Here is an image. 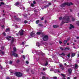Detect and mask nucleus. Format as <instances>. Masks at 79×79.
<instances>
[{
	"mask_svg": "<svg viewBox=\"0 0 79 79\" xmlns=\"http://www.w3.org/2000/svg\"><path fill=\"white\" fill-rule=\"evenodd\" d=\"M70 50V48H65L64 49V51H67L68 50Z\"/></svg>",
	"mask_w": 79,
	"mask_h": 79,
	"instance_id": "11",
	"label": "nucleus"
},
{
	"mask_svg": "<svg viewBox=\"0 0 79 79\" xmlns=\"http://www.w3.org/2000/svg\"><path fill=\"white\" fill-rule=\"evenodd\" d=\"M62 79H66V78L64 77H63L62 78Z\"/></svg>",
	"mask_w": 79,
	"mask_h": 79,
	"instance_id": "64",
	"label": "nucleus"
},
{
	"mask_svg": "<svg viewBox=\"0 0 79 79\" xmlns=\"http://www.w3.org/2000/svg\"><path fill=\"white\" fill-rule=\"evenodd\" d=\"M42 39L44 41H47L48 39V36L47 35H43Z\"/></svg>",
	"mask_w": 79,
	"mask_h": 79,
	"instance_id": "1",
	"label": "nucleus"
},
{
	"mask_svg": "<svg viewBox=\"0 0 79 79\" xmlns=\"http://www.w3.org/2000/svg\"><path fill=\"white\" fill-rule=\"evenodd\" d=\"M69 28L70 29H71L73 28H74V26L72 24H70V27H69Z\"/></svg>",
	"mask_w": 79,
	"mask_h": 79,
	"instance_id": "9",
	"label": "nucleus"
},
{
	"mask_svg": "<svg viewBox=\"0 0 79 79\" xmlns=\"http://www.w3.org/2000/svg\"><path fill=\"white\" fill-rule=\"evenodd\" d=\"M48 6H49L48 5H46L45 6H44V8H48Z\"/></svg>",
	"mask_w": 79,
	"mask_h": 79,
	"instance_id": "23",
	"label": "nucleus"
},
{
	"mask_svg": "<svg viewBox=\"0 0 79 79\" xmlns=\"http://www.w3.org/2000/svg\"><path fill=\"white\" fill-rule=\"evenodd\" d=\"M66 4V5H67V6H70L71 5H73V4L72 2H70V3H65Z\"/></svg>",
	"mask_w": 79,
	"mask_h": 79,
	"instance_id": "6",
	"label": "nucleus"
},
{
	"mask_svg": "<svg viewBox=\"0 0 79 79\" xmlns=\"http://www.w3.org/2000/svg\"><path fill=\"white\" fill-rule=\"evenodd\" d=\"M31 6H32V7H34V5L33 3L31 4Z\"/></svg>",
	"mask_w": 79,
	"mask_h": 79,
	"instance_id": "32",
	"label": "nucleus"
},
{
	"mask_svg": "<svg viewBox=\"0 0 79 79\" xmlns=\"http://www.w3.org/2000/svg\"><path fill=\"white\" fill-rule=\"evenodd\" d=\"M33 3L34 4H36V2H35V1H33Z\"/></svg>",
	"mask_w": 79,
	"mask_h": 79,
	"instance_id": "47",
	"label": "nucleus"
},
{
	"mask_svg": "<svg viewBox=\"0 0 79 79\" xmlns=\"http://www.w3.org/2000/svg\"><path fill=\"white\" fill-rule=\"evenodd\" d=\"M66 54L64 53H62L61 54H60V55H63V56H65Z\"/></svg>",
	"mask_w": 79,
	"mask_h": 79,
	"instance_id": "22",
	"label": "nucleus"
},
{
	"mask_svg": "<svg viewBox=\"0 0 79 79\" xmlns=\"http://www.w3.org/2000/svg\"><path fill=\"white\" fill-rule=\"evenodd\" d=\"M31 37H34L35 35V33L33 32H31L30 34Z\"/></svg>",
	"mask_w": 79,
	"mask_h": 79,
	"instance_id": "8",
	"label": "nucleus"
},
{
	"mask_svg": "<svg viewBox=\"0 0 79 79\" xmlns=\"http://www.w3.org/2000/svg\"><path fill=\"white\" fill-rule=\"evenodd\" d=\"M13 49L14 52H16V48L15 47H14L13 48Z\"/></svg>",
	"mask_w": 79,
	"mask_h": 79,
	"instance_id": "24",
	"label": "nucleus"
},
{
	"mask_svg": "<svg viewBox=\"0 0 79 79\" xmlns=\"http://www.w3.org/2000/svg\"><path fill=\"white\" fill-rule=\"evenodd\" d=\"M48 61H46V63L45 64V66H47V65H48Z\"/></svg>",
	"mask_w": 79,
	"mask_h": 79,
	"instance_id": "31",
	"label": "nucleus"
},
{
	"mask_svg": "<svg viewBox=\"0 0 79 79\" xmlns=\"http://www.w3.org/2000/svg\"><path fill=\"white\" fill-rule=\"evenodd\" d=\"M77 24L78 25V26H79V21H77L76 22Z\"/></svg>",
	"mask_w": 79,
	"mask_h": 79,
	"instance_id": "35",
	"label": "nucleus"
},
{
	"mask_svg": "<svg viewBox=\"0 0 79 79\" xmlns=\"http://www.w3.org/2000/svg\"><path fill=\"white\" fill-rule=\"evenodd\" d=\"M67 40H64V44H66L67 42Z\"/></svg>",
	"mask_w": 79,
	"mask_h": 79,
	"instance_id": "29",
	"label": "nucleus"
},
{
	"mask_svg": "<svg viewBox=\"0 0 79 79\" xmlns=\"http://www.w3.org/2000/svg\"><path fill=\"white\" fill-rule=\"evenodd\" d=\"M72 21H75V19L74 18H72Z\"/></svg>",
	"mask_w": 79,
	"mask_h": 79,
	"instance_id": "39",
	"label": "nucleus"
},
{
	"mask_svg": "<svg viewBox=\"0 0 79 79\" xmlns=\"http://www.w3.org/2000/svg\"><path fill=\"white\" fill-rule=\"evenodd\" d=\"M6 79H10V78H9V77H7L6 78Z\"/></svg>",
	"mask_w": 79,
	"mask_h": 79,
	"instance_id": "63",
	"label": "nucleus"
},
{
	"mask_svg": "<svg viewBox=\"0 0 79 79\" xmlns=\"http://www.w3.org/2000/svg\"><path fill=\"white\" fill-rule=\"evenodd\" d=\"M74 56H75V53H73L72 54L71 56V57H73Z\"/></svg>",
	"mask_w": 79,
	"mask_h": 79,
	"instance_id": "20",
	"label": "nucleus"
},
{
	"mask_svg": "<svg viewBox=\"0 0 79 79\" xmlns=\"http://www.w3.org/2000/svg\"><path fill=\"white\" fill-rule=\"evenodd\" d=\"M62 66H63V65H60V67H61Z\"/></svg>",
	"mask_w": 79,
	"mask_h": 79,
	"instance_id": "62",
	"label": "nucleus"
},
{
	"mask_svg": "<svg viewBox=\"0 0 79 79\" xmlns=\"http://www.w3.org/2000/svg\"><path fill=\"white\" fill-rule=\"evenodd\" d=\"M1 5H5V3H3V2H1V4L0 2V6H2Z\"/></svg>",
	"mask_w": 79,
	"mask_h": 79,
	"instance_id": "28",
	"label": "nucleus"
},
{
	"mask_svg": "<svg viewBox=\"0 0 79 79\" xmlns=\"http://www.w3.org/2000/svg\"><path fill=\"white\" fill-rule=\"evenodd\" d=\"M61 69L62 70H64V67H62Z\"/></svg>",
	"mask_w": 79,
	"mask_h": 79,
	"instance_id": "54",
	"label": "nucleus"
},
{
	"mask_svg": "<svg viewBox=\"0 0 79 79\" xmlns=\"http://www.w3.org/2000/svg\"><path fill=\"white\" fill-rule=\"evenodd\" d=\"M68 23L69 22H64V21H62L61 22V23L62 24H64V23Z\"/></svg>",
	"mask_w": 79,
	"mask_h": 79,
	"instance_id": "26",
	"label": "nucleus"
},
{
	"mask_svg": "<svg viewBox=\"0 0 79 79\" xmlns=\"http://www.w3.org/2000/svg\"><path fill=\"white\" fill-rule=\"evenodd\" d=\"M59 44H62V42L60 40L59 42Z\"/></svg>",
	"mask_w": 79,
	"mask_h": 79,
	"instance_id": "44",
	"label": "nucleus"
},
{
	"mask_svg": "<svg viewBox=\"0 0 79 79\" xmlns=\"http://www.w3.org/2000/svg\"><path fill=\"white\" fill-rule=\"evenodd\" d=\"M42 79H45V77L44 76H43L42 77Z\"/></svg>",
	"mask_w": 79,
	"mask_h": 79,
	"instance_id": "45",
	"label": "nucleus"
},
{
	"mask_svg": "<svg viewBox=\"0 0 79 79\" xmlns=\"http://www.w3.org/2000/svg\"><path fill=\"white\" fill-rule=\"evenodd\" d=\"M48 4L49 5H52L51 3H49Z\"/></svg>",
	"mask_w": 79,
	"mask_h": 79,
	"instance_id": "59",
	"label": "nucleus"
},
{
	"mask_svg": "<svg viewBox=\"0 0 79 79\" xmlns=\"http://www.w3.org/2000/svg\"><path fill=\"white\" fill-rule=\"evenodd\" d=\"M38 26H40V27H42L43 26V24H41V23H39L38 24Z\"/></svg>",
	"mask_w": 79,
	"mask_h": 79,
	"instance_id": "21",
	"label": "nucleus"
},
{
	"mask_svg": "<svg viewBox=\"0 0 79 79\" xmlns=\"http://www.w3.org/2000/svg\"><path fill=\"white\" fill-rule=\"evenodd\" d=\"M12 55H13L14 56H15V57H18V55L15 52L12 53Z\"/></svg>",
	"mask_w": 79,
	"mask_h": 79,
	"instance_id": "5",
	"label": "nucleus"
},
{
	"mask_svg": "<svg viewBox=\"0 0 79 79\" xmlns=\"http://www.w3.org/2000/svg\"><path fill=\"white\" fill-rule=\"evenodd\" d=\"M23 58H24V59H25V56L24 55H23Z\"/></svg>",
	"mask_w": 79,
	"mask_h": 79,
	"instance_id": "50",
	"label": "nucleus"
},
{
	"mask_svg": "<svg viewBox=\"0 0 79 79\" xmlns=\"http://www.w3.org/2000/svg\"><path fill=\"white\" fill-rule=\"evenodd\" d=\"M28 23V22L27 21V20H25L24 21V23L25 24H26V23Z\"/></svg>",
	"mask_w": 79,
	"mask_h": 79,
	"instance_id": "34",
	"label": "nucleus"
},
{
	"mask_svg": "<svg viewBox=\"0 0 79 79\" xmlns=\"http://www.w3.org/2000/svg\"><path fill=\"white\" fill-rule=\"evenodd\" d=\"M1 53H2V55H4V52L3 51H2Z\"/></svg>",
	"mask_w": 79,
	"mask_h": 79,
	"instance_id": "52",
	"label": "nucleus"
},
{
	"mask_svg": "<svg viewBox=\"0 0 79 79\" xmlns=\"http://www.w3.org/2000/svg\"><path fill=\"white\" fill-rule=\"evenodd\" d=\"M26 63L27 64H29V61H26Z\"/></svg>",
	"mask_w": 79,
	"mask_h": 79,
	"instance_id": "48",
	"label": "nucleus"
},
{
	"mask_svg": "<svg viewBox=\"0 0 79 79\" xmlns=\"http://www.w3.org/2000/svg\"><path fill=\"white\" fill-rule=\"evenodd\" d=\"M45 24H46L47 23V21L46 20L45 21Z\"/></svg>",
	"mask_w": 79,
	"mask_h": 79,
	"instance_id": "60",
	"label": "nucleus"
},
{
	"mask_svg": "<svg viewBox=\"0 0 79 79\" xmlns=\"http://www.w3.org/2000/svg\"><path fill=\"white\" fill-rule=\"evenodd\" d=\"M39 20H38L36 21V24H39Z\"/></svg>",
	"mask_w": 79,
	"mask_h": 79,
	"instance_id": "27",
	"label": "nucleus"
},
{
	"mask_svg": "<svg viewBox=\"0 0 79 79\" xmlns=\"http://www.w3.org/2000/svg\"><path fill=\"white\" fill-rule=\"evenodd\" d=\"M53 27H54V28H57V27H58V26L57 25H54L53 26Z\"/></svg>",
	"mask_w": 79,
	"mask_h": 79,
	"instance_id": "17",
	"label": "nucleus"
},
{
	"mask_svg": "<svg viewBox=\"0 0 79 79\" xmlns=\"http://www.w3.org/2000/svg\"><path fill=\"white\" fill-rule=\"evenodd\" d=\"M26 71H27V72H29V69H27L26 70Z\"/></svg>",
	"mask_w": 79,
	"mask_h": 79,
	"instance_id": "55",
	"label": "nucleus"
},
{
	"mask_svg": "<svg viewBox=\"0 0 79 79\" xmlns=\"http://www.w3.org/2000/svg\"><path fill=\"white\" fill-rule=\"evenodd\" d=\"M44 17H42L41 18V21H43V20H44Z\"/></svg>",
	"mask_w": 79,
	"mask_h": 79,
	"instance_id": "46",
	"label": "nucleus"
},
{
	"mask_svg": "<svg viewBox=\"0 0 79 79\" xmlns=\"http://www.w3.org/2000/svg\"><path fill=\"white\" fill-rule=\"evenodd\" d=\"M8 31H10V28H6L5 31V32H7Z\"/></svg>",
	"mask_w": 79,
	"mask_h": 79,
	"instance_id": "18",
	"label": "nucleus"
},
{
	"mask_svg": "<svg viewBox=\"0 0 79 79\" xmlns=\"http://www.w3.org/2000/svg\"><path fill=\"white\" fill-rule=\"evenodd\" d=\"M63 19L65 21H69V17L68 16H66L63 18Z\"/></svg>",
	"mask_w": 79,
	"mask_h": 79,
	"instance_id": "3",
	"label": "nucleus"
},
{
	"mask_svg": "<svg viewBox=\"0 0 79 79\" xmlns=\"http://www.w3.org/2000/svg\"><path fill=\"white\" fill-rule=\"evenodd\" d=\"M1 27L2 28V29H4V28H5V25H3L1 26Z\"/></svg>",
	"mask_w": 79,
	"mask_h": 79,
	"instance_id": "40",
	"label": "nucleus"
},
{
	"mask_svg": "<svg viewBox=\"0 0 79 79\" xmlns=\"http://www.w3.org/2000/svg\"><path fill=\"white\" fill-rule=\"evenodd\" d=\"M66 3H64L62 4L61 5V7H62V8H63L65 6H66Z\"/></svg>",
	"mask_w": 79,
	"mask_h": 79,
	"instance_id": "10",
	"label": "nucleus"
},
{
	"mask_svg": "<svg viewBox=\"0 0 79 79\" xmlns=\"http://www.w3.org/2000/svg\"><path fill=\"white\" fill-rule=\"evenodd\" d=\"M77 68H78V65L77 64H75V69H77Z\"/></svg>",
	"mask_w": 79,
	"mask_h": 79,
	"instance_id": "15",
	"label": "nucleus"
},
{
	"mask_svg": "<svg viewBox=\"0 0 79 79\" xmlns=\"http://www.w3.org/2000/svg\"><path fill=\"white\" fill-rule=\"evenodd\" d=\"M16 21H21V19L19 18H15V20Z\"/></svg>",
	"mask_w": 79,
	"mask_h": 79,
	"instance_id": "14",
	"label": "nucleus"
},
{
	"mask_svg": "<svg viewBox=\"0 0 79 79\" xmlns=\"http://www.w3.org/2000/svg\"><path fill=\"white\" fill-rule=\"evenodd\" d=\"M19 5V2H17L15 3V6H18Z\"/></svg>",
	"mask_w": 79,
	"mask_h": 79,
	"instance_id": "13",
	"label": "nucleus"
},
{
	"mask_svg": "<svg viewBox=\"0 0 79 79\" xmlns=\"http://www.w3.org/2000/svg\"><path fill=\"white\" fill-rule=\"evenodd\" d=\"M67 79H70V78L69 77H67Z\"/></svg>",
	"mask_w": 79,
	"mask_h": 79,
	"instance_id": "61",
	"label": "nucleus"
},
{
	"mask_svg": "<svg viewBox=\"0 0 79 79\" xmlns=\"http://www.w3.org/2000/svg\"><path fill=\"white\" fill-rule=\"evenodd\" d=\"M2 34H3V35H4V36H6V33H5V32L3 33Z\"/></svg>",
	"mask_w": 79,
	"mask_h": 79,
	"instance_id": "43",
	"label": "nucleus"
},
{
	"mask_svg": "<svg viewBox=\"0 0 79 79\" xmlns=\"http://www.w3.org/2000/svg\"><path fill=\"white\" fill-rule=\"evenodd\" d=\"M36 45L37 47H40V44L39 42H37L36 43Z\"/></svg>",
	"mask_w": 79,
	"mask_h": 79,
	"instance_id": "16",
	"label": "nucleus"
},
{
	"mask_svg": "<svg viewBox=\"0 0 79 79\" xmlns=\"http://www.w3.org/2000/svg\"><path fill=\"white\" fill-rule=\"evenodd\" d=\"M59 19H60V20H61V19H62V17H60L59 18Z\"/></svg>",
	"mask_w": 79,
	"mask_h": 79,
	"instance_id": "53",
	"label": "nucleus"
},
{
	"mask_svg": "<svg viewBox=\"0 0 79 79\" xmlns=\"http://www.w3.org/2000/svg\"><path fill=\"white\" fill-rule=\"evenodd\" d=\"M54 79H57V77H53Z\"/></svg>",
	"mask_w": 79,
	"mask_h": 79,
	"instance_id": "42",
	"label": "nucleus"
},
{
	"mask_svg": "<svg viewBox=\"0 0 79 79\" xmlns=\"http://www.w3.org/2000/svg\"><path fill=\"white\" fill-rule=\"evenodd\" d=\"M24 30H21L19 32V34L20 35H23L24 34Z\"/></svg>",
	"mask_w": 79,
	"mask_h": 79,
	"instance_id": "4",
	"label": "nucleus"
},
{
	"mask_svg": "<svg viewBox=\"0 0 79 79\" xmlns=\"http://www.w3.org/2000/svg\"><path fill=\"white\" fill-rule=\"evenodd\" d=\"M68 71L69 74H71V73H72V69H68Z\"/></svg>",
	"mask_w": 79,
	"mask_h": 79,
	"instance_id": "12",
	"label": "nucleus"
},
{
	"mask_svg": "<svg viewBox=\"0 0 79 79\" xmlns=\"http://www.w3.org/2000/svg\"><path fill=\"white\" fill-rule=\"evenodd\" d=\"M70 11L71 12V13L73 12V10H72L71 9H70Z\"/></svg>",
	"mask_w": 79,
	"mask_h": 79,
	"instance_id": "51",
	"label": "nucleus"
},
{
	"mask_svg": "<svg viewBox=\"0 0 79 79\" xmlns=\"http://www.w3.org/2000/svg\"><path fill=\"white\" fill-rule=\"evenodd\" d=\"M11 38V36H9L6 37V39L7 40H8V41H9V40H11V39H10Z\"/></svg>",
	"mask_w": 79,
	"mask_h": 79,
	"instance_id": "7",
	"label": "nucleus"
},
{
	"mask_svg": "<svg viewBox=\"0 0 79 79\" xmlns=\"http://www.w3.org/2000/svg\"><path fill=\"white\" fill-rule=\"evenodd\" d=\"M60 49L61 50H62V51H63V50L64 51V49H63V48L62 47H60Z\"/></svg>",
	"mask_w": 79,
	"mask_h": 79,
	"instance_id": "33",
	"label": "nucleus"
},
{
	"mask_svg": "<svg viewBox=\"0 0 79 79\" xmlns=\"http://www.w3.org/2000/svg\"><path fill=\"white\" fill-rule=\"evenodd\" d=\"M41 34H42V37H43V35L44 36L45 35V34H44V33H41Z\"/></svg>",
	"mask_w": 79,
	"mask_h": 79,
	"instance_id": "38",
	"label": "nucleus"
},
{
	"mask_svg": "<svg viewBox=\"0 0 79 79\" xmlns=\"http://www.w3.org/2000/svg\"><path fill=\"white\" fill-rule=\"evenodd\" d=\"M17 63H19V60H18L17 61Z\"/></svg>",
	"mask_w": 79,
	"mask_h": 79,
	"instance_id": "56",
	"label": "nucleus"
},
{
	"mask_svg": "<svg viewBox=\"0 0 79 79\" xmlns=\"http://www.w3.org/2000/svg\"><path fill=\"white\" fill-rule=\"evenodd\" d=\"M61 76H63V77H65V75L63 74H61Z\"/></svg>",
	"mask_w": 79,
	"mask_h": 79,
	"instance_id": "36",
	"label": "nucleus"
},
{
	"mask_svg": "<svg viewBox=\"0 0 79 79\" xmlns=\"http://www.w3.org/2000/svg\"><path fill=\"white\" fill-rule=\"evenodd\" d=\"M22 44L23 45L24 44V42H22Z\"/></svg>",
	"mask_w": 79,
	"mask_h": 79,
	"instance_id": "57",
	"label": "nucleus"
},
{
	"mask_svg": "<svg viewBox=\"0 0 79 79\" xmlns=\"http://www.w3.org/2000/svg\"><path fill=\"white\" fill-rule=\"evenodd\" d=\"M13 63V62L11 60H10L9 62V64H11Z\"/></svg>",
	"mask_w": 79,
	"mask_h": 79,
	"instance_id": "30",
	"label": "nucleus"
},
{
	"mask_svg": "<svg viewBox=\"0 0 79 79\" xmlns=\"http://www.w3.org/2000/svg\"><path fill=\"white\" fill-rule=\"evenodd\" d=\"M69 40H70V38L69 37L68 38H67V41H69Z\"/></svg>",
	"mask_w": 79,
	"mask_h": 79,
	"instance_id": "41",
	"label": "nucleus"
},
{
	"mask_svg": "<svg viewBox=\"0 0 79 79\" xmlns=\"http://www.w3.org/2000/svg\"><path fill=\"white\" fill-rule=\"evenodd\" d=\"M31 73L32 74H34V72H33V71H32V70H31Z\"/></svg>",
	"mask_w": 79,
	"mask_h": 79,
	"instance_id": "49",
	"label": "nucleus"
},
{
	"mask_svg": "<svg viewBox=\"0 0 79 79\" xmlns=\"http://www.w3.org/2000/svg\"><path fill=\"white\" fill-rule=\"evenodd\" d=\"M74 79H77V77H74L73 78Z\"/></svg>",
	"mask_w": 79,
	"mask_h": 79,
	"instance_id": "58",
	"label": "nucleus"
},
{
	"mask_svg": "<svg viewBox=\"0 0 79 79\" xmlns=\"http://www.w3.org/2000/svg\"><path fill=\"white\" fill-rule=\"evenodd\" d=\"M37 35H39L41 34V32H38L36 33Z\"/></svg>",
	"mask_w": 79,
	"mask_h": 79,
	"instance_id": "19",
	"label": "nucleus"
},
{
	"mask_svg": "<svg viewBox=\"0 0 79 79\" xmlns=\"http://www.w3.org/2000/svg\"><path fill=\"white\" fill-rule=\"evenodd\" d=\"M14 41H15V40H14V39H12L11 41V44L13 43V42H14Z\"/></svg>",
	"mask_w": 79,
	"mask_h": 79,
	"instance_id": "25",
	"label": "nucleus"
},
{
	"mask_svg": "<svg viewBox=\"0 0 79 79\" xmlns=\"http://www.w3.org/2000/svg\"><path fill=\"white\" fill-rule=\"evenodd\" d=\"M15 74L17 77H21L23 76V74L21 72H15Z\"/></svg>",
	"mask_w": 79,
	"mask_h": 79,
	"instance_id": "2",
	"label": "nucleus"
},
{
	"mask_svg": "<svg viewBox=\"0 0 79 79\" xmlns=\"http://www.w3.org/2000/svg\"><path fill=\"white\" fill-rule=\"evenodd\" d=\"M67 56L68 57V58H70V53L69 54L67 55Z\"/></svg>",
	"mask_w": 79,
	"mask_h": 79,
	"instance_id": "37",
	"label": "nucleus"
}]
</instances>
